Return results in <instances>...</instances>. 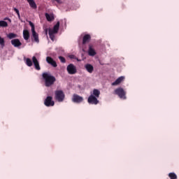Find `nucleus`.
I'll use <instances>...</instances> for the list:
<instances>
[{
  "mask_svg": "<svg viewBox=\"0 0 179 179\" xmlns=\"http://www.w3.org/2000/svg\"><path fill=\"white\" fill-rule=\"evenodd\" d=\"M85 68L89 73H93V71H94V67L90 64H85Z\"/></svg>",
  "mask_w": 179,
  "mask_h": 179,
  "instance_id": "nucleus-13",
  "label": "nucleus"
},
{
  "mask_svg": "<svg viewBox=\"0 0 179 179\" xmlns=\"http://www.w3.org/2000/svg\"><path fill=\"white\" fill-rule=\"evenodd\" d=\"M43 79L45 82V86L46 87H51L54 83L57 81V78L54 76H51L48 73H43L42 74Z\"/></svg>",
  "mask_w": 179,
  "mask_h": 179,
  "instance_id": "nucleus-1",
  "label": "nucleus"
},
{
  "mask_svg": "<svg viewBox=\"0 0 179 179\" xmlns=\"http://www.w3.org/2000/svg\"><path fill=\"white\" fill-rule=\"evenodd\" d=\"M0 45L3 48L5 47V39L0 36Z\"/></svg>",
  "mask_w": 179,
  "mask_h": 179,
  "instance_id": "nucleus-26",
  "label": "nucleus"
},
{
  "mask_svg": "<svg viewBox=\"0 0 179 179\" xmlns=\"http://www.w3.org/2000/svg\"><path fill=\"white\" fill-rule=\"evenodd\" d=\"M92 96H94V97H96V99H99V97H100V91L97 89H94L93 90Z\"/></svg>",
  "mask_w": 179,
  "mask_h": 179,
  "instance_id": "nucleus-21",
  "label": "nucleus"
},
{
  "mask_svg": "<svg viewBox=\"0 0 179 179\" xmlns=\"http://www.w3.org/2000/svg\"><path fill=\"white\" fill-rule=\"evenodd\" d=\"M55 99L57 100L59 103L62 102V101L65 99V94L62 90H56L55 92Z\"/></svg>",
  "mask_w": 179,
  "mask_h": 179,
  "instance_id": "nucleus-3",
  "label": "nucleus"
},
{
  "mask_svg": "<svg viewBox=\"0 0 179 179\" xmlns=\"http://www.w3.org/2000/svg\"><path fill=\"white\" fill-rule=\"evenodd\" d=\"M56 1V2H57V3H59V2H61V0H55Z\"/></svg>",
  "mask_w": 179,
  "mask_h": 179,
  "instance_id": "nucleus-30",
  "label": "nucleus"
},
{
  "mask_svg": "<svg viewBox=\"0 0 179 179\" xmlns=\"http://www.w3.org/2000/svg\"><path fill=\"white\" fill-rule=\"evenodd\" d=\"M92 38V36H90V34H85L83 38V44H86L87 43H89Z\"/></svg>",
  "mask_w": 179,
  "mask_h": 179,
  "instance_id": "nucleus-15",
  "label": "nucleus"
},
{
  "mask_svg": "<svg viewBox=\"0 0 179 179\" xmlns=\"http://www.w3.org/2000/svg\"><path fill=\"white\" fill-rule=\"evenodd\" d=\"M13 10L15 13H17V15L18 16V19H20V13L19 12V10L16 8H13Z\"/></svg>",
  "mask_w": 179,
  "mask_h": 179,
  "instance_id": "nucleus-27",
  "label": "nucleus"
},
{
  "mask_svg": "<svg viewBox=\"0 0 179 179\" xmlns=\"http://www.w3.org/2000/svg\"><path fill=\"white\" fill-rule=\"evenodd\" d=\"M32 62L36 71H40V69H41V68L40 67V63L38 62V60H37V58L35 56L32 57Z\"/></svg>",
  "mask_w": 179,
  "mask_h": 179,
  "instance_id": "nucleus-11",
  "label": "nucleus"
},
{
  "mask_svg": "<svg viewBox=\"0 0 179 179\" xmlns=\"http://www.w3.org/2000/svg\"><path fill=\"white\" fill-rule=\"evenodd\" d=\"M87 102L89 104H94V106H96V104H99V99L94 95L91 94L88 99H87Z\"/></svg>",
  "mask_w": 179,
  "mask_h": 179,
  "instance_id": "nucleus-9",
  "label": "nucleus"
},
{
  "mask_svg": "<svg viewBox=\"0 0 179 179\" xmlns=\"http://www.w3.org/2000/svg\"><path fill=\"white\" fill-rule=\"evenodd\" d=\"M59 59H60L61 62H62L63 64H65V62H66V60L65 59V57H64L62 56H59Z\"/></svg>",
  "mask_w": 179,
  "mask_h": 179,
  "instance_id": "nucleus-28",
  "label": "nucleus"
},
{
  "mask_svg": "<svg viewBox=\"0 0 179 179\" xmlns=\"http://www.w3.org/2000/svg\"><path fill=\"white\" fill-rule=\"evenodd\" d=\"M29 6L32 9H37V4H36V1L34 0H27Z\"/></svg>",
  "mask_w": 179,
  "mask_h": 179,
  "instance_id": "nucleus-16",
  "label": "nucleus"
},
{
  "mask_svg": "<svg viewBox=\"0 0 179 179\" xmlns=\"http://www.w3.org/2000/svg\"><path fill=\"white\" fill-rule=\"evenodd\" d=\"M46 62L53 66V68H57V66H58V65L57 64V62H55V59H52L51 57H46Z\"/></svg>",
  "mask_w": 179,
  "mask_h": 179,
  "instance_id": "nucleus-10",
  "label": "nucleus"
},
{
  "mask_svg": "<svg viewBox=\"0 0 179 179\" xmlns=\"http://www.w3.org/2000/svg\"><path fill=\"white\" fill-rule=\"evenodd\" d=\"M169 177L170 179H178L177 175L175 173H169Z\"/></svg>",
  "mask_w": 179,
  "mask_h": 179,
  "instance_id": "nucleus-24",
  "label": "nucleus"
},
{
  "mask_svg": "<svg viewBox=\"0 0 179 179\" xmlns=\"http://www.w3.org/2000/svg\"><path fill=\"white\" fill-rule=\"evenodd\" d=\"M23 37L24 40H29V38H30V33L29 32V30L24 29L23 31Z\"/></svg>",
  "mask_w": 179,
  "mask_h": 179,
  "instance_id": "nucleus-19",
  "label": "nucleus"
},
{
  "mask_svg": "<svg viewBox=\"0 0 179 179\" xmlns=\"http://www.w3.org/2000/svg\"><path fill=\"white\" fill-rule=\"evenodd\" d=\"M115 94H117L120 99H123V100H125L127 99V96H125L127 94V92L122 89V87L117 88L115 90Z\"/></svg>",
  "mask_w": 179,
  "mask_h": 179,
  "instance_id": "nucleus-5",
  "label": "nucleus"
},
{
  "mask_svg": "<svg viewBox=\"0 0 179 179\" xmlns=\"http://www.w3.org/2000/svg\"><path fill=\"white\" fill-rule=\"evenodd\" d=\"M45 16L48 22H52V20H54V19H55L54 15H50L47 13L45 14Z\"/></svg>",
  "mask_w": 179,
  "mask_h": 179,
  "instance_id": "nucleus-20",
  "label": "nucleus"
},
{
  "mask_svg": "<svg viewBox=\"0 0 179 179\" xmlns=\"http://www.w3.org/2000/svg\"><path fill=\"white\" fill-rule=\"evenodd\" d=\"M59 30V21H58L56 24L53 27L52 29H49L48 34L50 36V40L52 41H54L55 40V35L57 33H58V31Z\"/></svg>",
  "mask_w": 179,
  "mask_h": 179,
  "instance_id": "nucleus-2",
  "label": "nucleus"
},
{
  "mask_svg": "<svg viewBox=\"0 0 179 179\" xmlns=\"http://www.w3.org/2000/svg\"><path fill=\"white\" fill-rule=\"evenodd\" d=\"M73 103H76L77 104H80V103H83V97L81 96L78 95V94H73L71 99Z\"/></svg>",
  "mask_w": 179,
  "mask_h": 179,
  "instance_id": "nucleus-6",
  "label": "nucleus"
},
{
  "mask_svg": "<svg viewBox=\"0 0 179 179\" xmlns=\"http://www.w3.org/2000/svg\"><path fill=\"white\" fill-rule=\"evenodd\" d=\"M29 26L31 27L32 37L36 43H40V40L38 39V34L36 33V29L34 27V24L31 21L29 22Z\"/></svg>",
  "mask_w": 179,
  "mask_h": 179,
  "instance_id": "nucleus-4",
  "label": "nucleus"
},
{
  "mask_svg": "<svg viewBox=\"0 0 179 179\" xmlns=\"http://www.w3.org/2000/svg\"><path fill=\"white\" fill-rule=\"evenodd\" d=\"M26 64L27 66H33V62L29 58H27L26 59Z\"/></svg>",
  "mask_w": 179,
  "mask_h": 179,
  "instance_id": "nucleus-25",
  "label": "nucleus"
},
{
  "mask_svg": "<svg viewBox=\"0 0 179 179\" xmlns=\"http://www.w3.org/2000/svg\"><path fill=\"white\" fill-rule=\"evenodd\" d=\"M122 80H124V76L119 77L115 82L112 83V86H117V85H120Z\"/></svg>",
  "mask_w": 179,
  "mask_h": 179,
  "instance_id": "nucleus-17",
  "label": "nucleus"
},
{
  "mask_svg": "<svg viewBox=\"0 0 179 179\" xmlns=\"http://www.w3.org/2000/svg\"><path fill=\"white\" fill-rule=\"evenodd\" d=\"M122 80H124V76L119 77L115 82L112 83V86H117V85H120Z\"/></svg>",
  "mask_w": 179,
  "mask_h": 179,
  "instance_id": "nucleus-18",
  "label": "nucleus"
},
{
  "mask_svg": "<svg viewBox=\"0 0 179 179\" xmlns=\"http://www.w3.org/2000/svg\"><path fill=\"white\" fill-rule=\"evenodd\" d=\"M11 44L13 47H15V48H19V47L22 45V42H20V40L15 38L11 40Z\"/></svg>",
  "mask_w": 179,
  "mask_h": 179,
  "instance_id": "nucleus-12",
  "label": "nucleus"
},
{
  "mask_svg": "<svg viewBox=\"0 0 179 179\" xmlns=\"http://www.w3.org/2000/svg\"><path fill=\"white\" fill-rule=\"evenodd\" d=\"M69 58H71V59H73V58H75V55H71L69 56Z\"/></svg>",
  "mask_w": 179,
  "mask_h": 179,
  "instance_id": "nucleus-29",
  "label": "nucleus"
},
{
  "mask_svg": "<svg viewBox=\"0 0 179 179\" xmlns=\"http://www.w3.org/2000/svg\"><path fill=\"white\" fill-rule=\"evenodd\" d=\"M67 72L69 75H75L78 72V70H76L75 65L70 64L67 66Z\"/></svg>",
  "mask_w": 179,
  "mask_h": 179,
  "instance_id": "nucleus-8",
  "label": "nucleus"
},
{
  "mask_svg": "<svg viewBox=\"0 0 179 179\" xmlns=\"http://www.w3.org/2000/svg\"><path fill=\"white\" fill-rule=\"evenodd\" d=\"M96 50H94V49L93 48V46H92L91 45H89V49H88V55L90 57H94V55H96Z\"/></svg>",
  "mask_w": 179,
  "mask_h": 179,
  "instance_id": "nucleus-14",
  "label": "nucleus"
},
{
  "mask_svg": "<svg viewBox=\"0 0 179 179\" xmlns=\"http://www.w3.org/2000/svg\"><path fill=\"white\" fill-rule=\"evenodd\" d=\"M0 27H8V22L6 21H0Z\"/></svg>",
  "mask_w": 179,
  "mask_h": 179,
  "instance_id": "nucleus-23",
  "label": "nucleus"
},
{
  "mask_svg": "<svg viewBox=\"0 0 179 179\" xmlns=\"http://www.w3.org/2000/svg\"><path fill=\"white\" fill-rule=\"evenodd\" d=\"M44 104L46 107H54L55 102L52 100V96H47L44 101Z\"/></svg>",
  "mask_w": 179,
  "mask_h": 179,
  "instance_id": "nucleus-7",
  "label": "nucleus"
},
{
  "mask_svg": "<svg viewBox=\"0 0 179 179\" xmlns=\"http://www.w3.org/2000/svg\"><path fill=\"white\" fill-rule=\"evenodd\" d=\"M8 38H9L10 40H13V38H17V34H14V33H9L7 35Z\"/></svg>",
  "mask_w": 179,
  "mask_h": 179,
  "instance_id": "nucleus-22",
  "label": "nucleus"
}]
</instances>
